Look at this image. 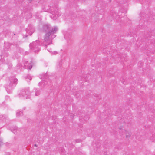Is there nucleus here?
<instances>
[{
    "mask_svg": "<svg viewBox=\"0 0 155 155\" xmlns=\"http://www.w3.org/2000/svg\"><path fill=\"white\" fill-rule=\"evenodd\" d=\"M43 29L46 33L45 35L42 44L47 46L52 43V40L56 37V35L54 34L56 32L58 29L56 26L51 28L49 25H45L43 26Z\"/></svg>",
    "mask_w": 155,
    "mask_h": 155,
    "instance_id": "1",
    "label": "nucleus"
},
{
    "mask_svg": "<svg viewBox=\"0 0 155 155\" xmlns=\"http://www.w3.org/2000/svg\"><path fill=\"white\" fill-rule=\"evenodd\" d=\"M39 40H36L35 41H33L32 43L30 44L29 46L30 49L32 50L33 51L35 52H38L40 50V48H39V46L41 45H43L42 43L43 41L42 42Z\"/></svg>",
    "mask_w": 155,
    "mask_h": 155,
    "instance_id": "2",
    "label": "nucleus"
},
{
    "mask_svg": "<svg viewBox=\"0 0 155 155\" xmlns=\"http://www.w3.org/2000/svg\"><path fill=\"white\" fill-rule=\"evenodd\" d=\"M18 81V80L15 77H12L10 78L9 85H7L5 87L6 90L8 93H10L11 92L12 87L15 86L17 84Z\"/></svg>",
    "mask_w": 155,
    "mask_h": 155,
    "instance_id": "3",
    "label": "nucleus"
},
{
    "mask_svg": "<svg viewBox=\"0 0 155 155\" xmlns=\"http://www.w3.org/2000/svg\"><path fill=\"white\" fill-rule=\"evenodd\" d=\"M30 92L29 91V89L28 88L26 89H25L23 90H22L21 93L19 94V95H20V97H21V95L22 97H25L26 99L29 98V94Z\"/></svg>",
    "mask_w": 155,
    "mask_h": 155,
    "instance_id": "4",
    "label": "nucleus"
},
{
    "mask_svg": "<svg viewBox=\"0 0 155 155\" xmlns=\"http://www.w3.org/2000/svg\"><path fill=\"white\" fill-rule=\"evenodd\" d=\"M27 34L31 35L34 32L35 29L31 25L29 26L26 29Z\"/></svg>",
    "mask_w": 155,
    "mask_h": 155,
    "instance_id": "5",
    "label": "nucleus"
},
{
    "mask_svg": "<svg viewBox=\"0 0 155 155\" xmlns=\"http://www.w3.org/2000/svg\"><path fill=\"white\" fill-rule=\"evenodd\" d=\"M32 63H31V64H28V61H25L24 62V67L25 68H26L27 69H28L29 70H31L32 68V65L31 64Z\"/></svg>",
    "mask_w": 155,
    "mask_h": 155,
    "instance_id": "6",
    "label": "nucleus"
},
{
    "mask_svg": "<svg viewBox=\"0 0 155 155\" xmlns=\"http://www.w3.org/2000/svg\"><path fill=\"white\" fill-rule=\"evenodd\" d=\"M6 117L5 116L2 115H0V122L2 121H5Z\"/></svg>",
    "mask_w": 155,
    "mask_h": 155,
    "instance_id": "7",
    "label": "nucleus"
},
{
    "mask_svg": "<svg viewBox=\"0 0 155 155\" xmlns=\"http://www.w3.org/2000/svg\"><path fill=\"white\" fill-rule=\"evenodd\" d=\"M17 129V127L16 126H14L11 128V131L12 132L15 133Z\"/></svg>",
    "mask_w": 155,
    "mask_h": 155,
    "instance_id": "8",
    "label": "nucleus"
},
{
    "mask_svg": "<svg viewBox=\"0 0 155 155\" xmlns=\"http://www.w3.org/2000/svg\"><path fill=\"white\" fill-rule=\"evenodd\" d=\"M23 115L22 112L21 111L18 110L16 113V115L17 116H22Z\"/></svg>",
    "mask_w": 155,
    "mask_h": 155,
    "instance_id": "9",
    "label": "nucleus"
},
{
    "mask_svg": "<svg viewBox=\"0 0 155 155\" xmlns=\"http://www.w3.org/2000/svg\"><path fill=\"white\" fill-rule=\"evenodd\" d=\"M54 13L55 14V15H57V16H59L60 15H59V14L58 13V10L55 11L54 12Z\"/></svg>",
    "mask_w": 155,
    "mask_h": 155,
    "instance_id": "10",
    "label": "nucleus"
},
{
    "mask_svg": "<svg viewBox=\"0 0 155 155\" xmlns=\"http://www.w3.org/2000/svg\"><path fill=\"white\" fill-rule=\"evenodd\" d=\"M40 94V91H37L35 93V95L36 96H38Z\"/></svg>",
    "mask_w": 155,
    "mask_h": 155,
    "instance_id": "11",
    "label": "nucleus"
},
{
    "mask_svg": "<svg viewBox=\"0 0 155 155\" xmlns=\"http://www.w3.org/2000/svg\"><path fill=\"white\" fill-rule=\"evenodd\" d=\"M130 135H131V134H130V133H128V135L127 134H126V137L127 138H130Z\"/></svg>",
    "mask_w": 155,
    "mask_h": 155,
    "instance_id": "12",
    "label": "nucleus"
},
{
    "mask_svg": "<svg viewBox=\"0 0 155 155\" xmlns=\"http://www.w3.org/2000/svg\"><path fill=\"white\" fill-rule=\"evenodd\" d=\"M151 140L153 142H155V138H153L152 137L151 138Z\"/></svg>",
    "mask_w": 155,
    "mask_h": 155,
    "instance_id": "13",
    "label": "nucleus"
},
{
    "mask_svg": "<svg viewBox=\"0 0 155 155\" xmlns=\"http://www.w3.org/2000/svg\"><path fill=\"white\" fill-rule=\"evenodd\" d=\"M76 142H78V143L80 142H81V140L80 139H78L76 140Z\"/></svg>",
    "mask_w": 155,
    "mask_h": 155,
    "instance_id": "14",
    "label": "nucleus"
},
{
    "mask_svg": "<svg viewBox=\"0 0 155 155\" xmlns=\"http://www.w3.org/2000/svg\"><path fill=\"white\" fill-rule=\"evenodd\" d=\"M27 78L28 79H29V80H31V79H32L31 77L30 76H27Z\"/></svg>",
    "mask_w": 155,
    "mask_h": 155,
    "instance_id": "15",
    "label": "nucleus"
},
{
    "mask_svg": "<svg viewBox=\"0 0 155 155\" xmlns=\"http://www.w3.org/2000/svg\"><path fill=\"white\" fill-rule=\"evenodd\" d=\"M7 44L9 46H10L11 45V44H10L7 43V44H5V47L6 46V45H7Z\"/></svg>",
    "mask_w": 155,
    "mask_h": 155,
    "instance_id": "16",
    "label": "nucleus"
},
{
    "mask_svg": "<svg viewBox=\"0 0 155 155\" xmlns=\"http://www.w3.org/2000/svg\"><path fill=\"white\" fill-rule=\"evenodd\" d=\"M61 65V62H59V64H58L59 67H60Z\"/></svg>",
    "mask_w": 155,
    "mask_h": 155,
    "instance_id": "17",
    "label": "nucleus"
},
{
    "mask_svg": "<svg viewBox=\"0 0 155 155\" xmlns=\"http://www.w3.org/2000/svg\"><path fill=\"white\" fill-rule=\"evenodd\" d=\"M109 2H110L111 1V0H107Z\"/></svg>",
    "mask_w": 155,
    "mask_h": 155,
    "instance_id": "18",
    "label": "nucleus"
},
{
    "mask_svg": "<svg viewBox=\"0 0 155 155\" xmlns=\"http://www.w3.org/2000/svg\"><path fill=\"white\" fill-rule=\"evenodd\" d=\"M57 52H54V54H56L57 53Z\"/></svg>",
    "mask_w": 155,
    "mask_h": 155,
    "instance_id": "19",
    "label": "nucleus"
},
{
    "mask_svg": "<svg viewBox=\"0 0 155 155\" xmlns=\"http://www.w3.org/2000/svg\"><path fill=\"white\" fill-rule=\"evenodd\" d=\"M34 146L36 147H37V145L36 144H35Z\"/></svg>",
    "mask_w": 155,
    "mask_h": 155,
    "instance_id": "20",
    "label": "nucleus"
},
{
    "mask_svg": "<svg viewBox=\"0 0 155 155\" xmlns=\"http://www.w3.org/2000/svg\"><path fill=\"white\" fill-rule=\"evenodd\" d=\"M120 130H121V129H122V128H120Z\"/></svg>",
    "mask_w": 155,
    "mask_h": 155,
    "instance_id": "21",
    "label": "nucleus"
},
{
    "mask_svg": "<svg viewBox=\"0 0 155 155\" xmlns=\"http://www.w3.org/2000/svg\"><path fill=\"white\" fill-rule=\"evenodd\" d=\"M40 84V83H39L38 84H39H39Z\"/></svg>",
    "mask_w": 155,
    "mask_h": 155,
    "instance_id": "22",
    "label": "nucleus"
},
{
    "mask_svg": "<svg viewBox=\"0 0 155 155\" xmlns=\"http://www.w3.org/2000/svg\"><path fill=\"white\" fill-rule=\"evenodd\" d=\"M124 130V131H126L125 130Z\"/></svg>",
    "mask_w": 155,
    "mask_h": 155,
    "instance_id": "23",
    "label": "nucleus"
}]
</instances>
